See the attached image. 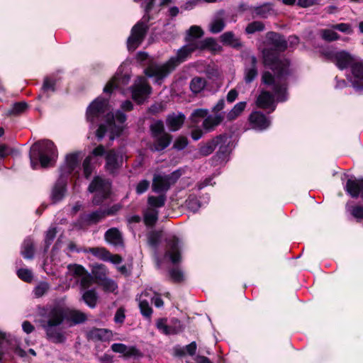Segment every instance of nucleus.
<instances>
[{"label":"nucleus","mask_w":363,"mask_h":363,"mask_svg":"<svg viewBox=\"0 0 363 363\" xmlns=\"http://www.w3.org/2000/svg\"><path fill=\"white\" fill-rule=\"evenodd\" d=\"M351 68L350 81L357 91H363V60L356 59Z\"/></svg>","instance_id":"obj_14"},{"label":"nucleus","mask_w":363,"mask_h":363,"mask_svg":"<svg viewBox=\"0 0 363 363\" xmlns=\"http://www.w3.org/2000/svg\"><path fill=\"white\" fill-rule=\"evenodd\" d=\"M158 211L154 208H147L144 213V222L147 226H152L157 220Z\"/></svg>","instance_id":"obj_36"},{"label":"nucleus","mask_w":363,"mask_h":363,"mask_svg":"<svg viewBox=\"0 0 363 363\" xmlns=\"http://www.w3.org/2000/svg\"><path fill=\"white\" fill-rule=\"evenodd\" d=\"M333 28L335 30H338L339 31L347 34H350L352 33V29L351 28V26L348 23H339L333 26Z\"/></svg>","instance_id":"obj_59"},{"label":"nucleus","mask_w":363,"mask_h":363,"mask_svg":"<svg viewBox=\"0 0 363 363\" xmlns=\"http://www.w3.org/2000/svg\"><path fill=\"white\" fill-rule=\"evenodd\" d=\"M250 123L253 129L263 130L267 128L270 124V120L262 113L254 111L249 116Z\"/></svg>","instance_id":"obj_17"},{"label":"nucleus","mask_w":363,"mask_h":363,"mask_svg":"<svg viewBox=\"0 0 363 363\" xmlns=\"http://www.w3.org/2000/svg\"><path fill=\"white\" fill-rule=\"evenodd\" d=\"M106 167L110 172H113L118 168L123 161V156L121 151L110 150L106 155Z\"/></svg>","instance_id":"obj_18"},{"label":"nucleus","mask_w":363,"mask_h":363,"mask_svg":"<svg viewBox=\"0 0 363 363\" xmlns=\"http://www.w3.org/2000/svg\"><path fill=\"white\" fill-rule=\"evenodd\" d=\"M26 107H27L26 104L24 102L16 103L13 105V107L9 111V113L10 114H19V113L23 112L26 110Z\"/></svg>","instance_id":"obj_55"},{"label":"nucleus","mask_w":363,"mask_h":363,"mask_svg":"<svg viewBox=\"0 0 363 363\" xmlns=\"http://www.w3.org/2000/svg\"><path fill=\"white\" fill-rule=\"evenodd\" d=\"M155 140L154 143L150 145V149L152 151H161L165 149L170 144L172 138L168 133H163L156 138H153Z\"/></svg>","instance_id":"obj_27"},{"label":"nucleus","mask_w":363,"mask_h":363,"mask_svg":"<svg viewBox=\"0 0 363 363\" xmlns=\"http://www.w3.org/2000/svg\"><path fill=\"white\" fill-rule=\"evenodd\" d=\"M225 23L223 18L220 16L215 17L209 25V30L212 33H218L223 30Z\"/></svg>","instance_id":"obj_40"},{"label":"nucleus","mask_w":363,"mask_h":363,"mask_svg":"<svg viewBox=\"0 0 363 363\" xmlns=\"http://www.w3.org/2000/svg\"><path fill=\"white\" fill-rule=\"evenodd\" d=\"M328 55L330 60L341 70L346 69L348 67H351L352 63L357 59L354 56H352L345 50L331 51Z\"/></svg>","instance_id":"obj_13"},{"label":"nucleus","mask_w":363,"mask_h":363,"mask_svg":"<svg viewBox=\"0 0 363 363\" xmlns=\"http://www.w3.org/2000/svg\"><path fill=\"white\" fill-rule=\"evenodd\" d=\"M182 176L180 170L173 172L169 174L163 173L155 174L152 179V190L155 193H166Z\"/></svg>","instance_id":"obj_8"},{"label":"nucleus","mask_w":363,"mask_h":363,"mask_svg":"<svg viewBox=\"0 0 363 363\" xmlns=\"http://www.w3.org/2000/svg\"><path fill=\"white\" fill-rule=\"evenodd\" d=\"M57 157L56 147L49 140L38 141L30 147V160L33 169H36L39 167L45 168L52 166Z\"/></svg>","instance_id":"obj_4"},{"label":"nucleus","mask_w":363,"mask_h":363,"mask_svg":"<svg viewBox=\"0 0 363 363\" xmlns=\"http://www.w3.org/2000/svg\"><path fill=\"white\" fill-rule=\"evenodd\" d=\"M55 81L47 77L44 80L43 89L44 91H53L55 90Z\"/></svg>","instance_id":"obj_60"},{"label":"nucleus","mask_w":363,"mask_h":363,"mask_svg":"<svg viewBox=\"0 0 363 363\" xmlns=\"http://www.w3.org/2000/svg\"><path fill=\"white\" fill-rule=\"evenodd\" d=\"M86 119L91 124L104 119L106 124L101 123L99 125L96 136L101 140L107 133L110 140H113L123 131L126 116L119 111L115 115L111 114L108 101L102 97H98L88 106Z\"/></svg>","instance_id":"obj_2"},{"label":"nucleus","mask_w":363,"mask_h":363,"mask_svg":"<svg viewBox=\"0 0 363 363\" xmlns=\"http://www.w3.org/2000/svg\"><path fill=\"white\" fill-rule=\"evenodd\" d=\"M125 318V310L122 308H118L115 314V322L117 323H123Z\"/></svg>","instance_id":"obj_62"},{"label":"nucleus","mask_w":363,"mask_h":363,"mask_svg":"<svg viewBox=\"0 0 363 363\" xmlns=\"http://www.w3.org/2000/svg\"><path fill=\"white\" fill-rule=\"evenodd\" d=\"M186 207L193 212H196L201 207V203L196 197L190 196L186 201Z\"/></svg>","instance_id":"obj_49"},{"label":"nucleus","mask_w":363,"mask_h":363,"mask_svg":"<svg viewBox=\"0 0 363 363\" xmlns=\"http://www.w3.org/2000/svg\"><path fill=\"white\" fill-rule=\"evenodd\" d=\"M238 96V92L236 89H231L227 94L226 99L228 103L234 102Z\"/></svg>","instance_id":"obj_63"},{"label":"nucleus","mask_w":363,"mask_h":363,"mask_svg":"<svg viewBox=\"0 0 363 363\" xmlns=\"http://www.w3.org/2000/svg\"><path fill=\"white\" fill-rule=\"evenodd\" d=\"M88 190L90 193H94L93 199L94 205H100L104 199L109 194L111 184L108 180L100 177H96L89 186Z\"/></svg>","instance_id":"obj_9"},{"label":"nucleus","mask_w":363,"mask_h":363,"mask_svg":"<svg viewBox=\"0 0 363 363\" xmlns=\"http://www.w3.org/2000/svg\"><path fill=\"white\" fill-rule=\"evenodd\" d=\"M223 120V116L221 113L216 114L214 116L210 115L206 116L203 122V128L206 132L211 131L219 125Z\"/></svg>","instance_id":"obj_29"},{"label":"nucleus","mask_w":363,"mask_h":363,"mask_svg":"<svg viewBox=\"0 0 363 363\" xmlns=\"http://www.w3.org/2000/svg\"><path fill=\"white\" fill-rule=\"evenodd\" d=\"M188 145L187 139L185 137H179L174 143V147L177 150H182Z\"/></svg>","instance_id":"obj_61"},{"label":"nucleus","mask_w":363,"mask_h":363,"mask_svg":"<svg viewBox=\"0 0 363 363\" xmlns=\"http://www.w3.org/2000/svg\"><path fill=\"white\" fill-rule=\"evenodd\" d=\"M92 274L94 277L93 278L96 279V283L97 284L108 278V269L103 264L96 265L92 270Z\"/></svg>","instance_id":"obj_37"},{"label":"nucleus","mask_w":363,"mask_h":363,"mask_svg":"<svg viewBox=\"0 0 363 363\" xmlns=\"http://www.w3.org/2000/svg\"><path fill=\"white\" fill-rule=\"evenodd\" d=\"M150 130L153 138H156L160 135L165 133L164 132V124L162 121L154 122L150 126Z\"/></svg>","instance_id":"obj_48"},{"label":"nucleus","mask_w":363,"mask_h":363,"mask_svg":"<svg viewBox=\"0 0 363 363\" xmlns=\"http://www.w3.org/2000/svg\"><path fill=\"white\" fill-rule=\"evenodd\" d=\"M149 186L150 182L147 179H143L136 185V193L138 194H142L148 189Z\"/></svg>","instance_id":"obj_56"},{"label":"nucleus","mask_w":363,"mask_h":363,"mask_svg":"<svg viewBox=\"0 0 363 363\" xmlns=\"http://www.w3.org/2000/svg\"><path fill=\"white\" fill-rule=\"evenodd\" d=\"M321 37L326 41H333L339 38V35L333 29H324L320 31Z\"/></svg>","instance_id":"obj_51"},{"label":"nucleus","mask_w":363,"mask_h":363,"mask_svg":"<svg viewBox=\"0 0 363 363\" xmlns=\"http://www.w3.org/2000/svg\"><path fill=\"white\" fill-rule=\"evenodd\" d=\"M185 116L182 113H172L167 116L166 124L171 131L179 130L184 123Z\"/></svg>","instance_id":"obj_25"},{"label":"nucleus","mask_w":363,"mask_h":363,"mask_svg":"<svg viewBox=\"0 0 363 363\" xmlns=\"http://www.w3.org/2000/svg\"><path fill=\"white\" fill-rule=\"evenodd\" d=\"M40 315L44 318L41 323L48 340L55 344L65 342V333L57 327L63 323L60 311H53L48 306L40 310Z\"/></svg>","instance_id":"obj_5"},{"label":"nucleus","mask_w":363,"mask_h":363,"mask_svg":"<svg viewBox=\"0 0 363 363\" xmlns=\"http://www.w3.org/2000/svg\"><path fill=\"white\" fill-rule=\"evenodd\" d=\"M82 298L89 307L94 308L96 306L97 294L95 290L91 289L86 291L82 295Z\"/></svg>","instance_id":"obj_41"},{"label":"nucleus","mask_w":363,"mask_h":363,"mask_svg":"<svg viewBox=\"0 0 363 363\" xmlns=\"http://www.w3.org/2000/svg\"><path fill=\"white\" fill-rule=\"evenodd\" d=\"M111 350L116 353L123 354L126 358L128 357H141L142 354L135 347H128L122 343H114L111 345Z\"/></svg>","instance_id":"obj_21"},{"label":"nucleus","mask_w":363,"mask_h":363,"mask_svg":"<svg viewBox=\"0 0 363 363\" xmlns=\"http://www.w3.org/2000/svg\"><path fill=\"white\" fill-rule=\"evenodd\" d=\"M118 210V208L117 206H113L111 209H108L107 211H97L95 212H93L91 213L85 215L82 219L85 223L87 224H93L99 222L102 218H104L106 216H110L114 214Z\"/></svg>","instance_id":"obj_20"},{"label":"nucleus","mask_w":363,"mask_h":363,"mask_svg":"<svg viewBox=\"0 0 363 363\" xmlns=\"http://www.w3.org/2000/svg\"><path fill=\"white\" fill-rule=\"evenodd\" d=\"M203 34V32L201 27L198 26H192L187 31L186 40L188 42V43L196 42L199 45L200 41H198L197 39L201 38Z\"/></svg>","instance_id":"obj_32"},{"label":"nucleus","mask_w":363,"mask_h":363,"mask_svg":"<svg viewBox=\"0 0 363 363\" xmlns=\"http://www.w3.org/2000/svg\"><path fill=\"white\" fill-rule=\"evenodd\" d=\"M204 48H208L213 51H219L220 46L216 43L215 39L208 38L199 43V49Z\"/></svg>","instance_id":"obj_42"},{"label":"nucleus","mask_w":363,"mask_h":363,"mask_svg":"<svg viewBox=\"0 0 363 363\" xmlns=\"http://www.w3.org/2000/svg\"><path fill=\"white\" fill-rule=\"evenodd\" d=\"M82 251L85 253H90L96 258L103 261H108L110 257V252L102 247L85 248Z\"/></svg>","instance_id":"obj_30"},{"label":"nucleus","mask_w":363,"mask_h":363,"mask_svg":"<svg viewBox=\"0 0 363 363\" xmlns=\"http://www.w3.org/2000/svg\"><path fill=\"white\" fill-rule=\"evenodd\" d=\"M18 277L24 281L30 282L33 279L32 272L28 269H20L17 271Z\"/></svg>","instance_id":"obj_53"},{"label":"nucleus","mask_w":363,"mask_h":363,"mask_svg":"<svg viewBox=\"0 0 363 363\" xmlns=\"http://www.w3.org/2000/svg\"><path fill=\"white\" fill-rule=\"evenodd\" d=\"M166 201L165 195L162 194L159 196H150L148 197L149 208H160L164 205Z\"/></svg>","instance_id":"obj_44"},{"label":"nucleus","mask_w":363,"mask_h":363,"mask_svg":"<svg viewBox=\"0 0 363 363\" xmlns=\"http://www.w3.org/2000/svg\"><path fill=\"white\" fill-rule=\"evenodd\" d=\"M346 209L349 211L351 215L357 220H363V206L357 205L350 208V204L347 203Z\"/></svg>","instance_id":"obj_47"},{"label":"nucleus","mask_w":363,"mask_h":363,"mask_svg":"<svg viewBox=\"0 0 363 363\" xmlns=\"http://www.w3.org/2000/svg\"><path fill=\"white\" fill-rule=\"evenodd\" d=\"M81 152H74L67 155L65 164L62 171V174H70L76 169H79V162Z\"/></svg>","instance_id":"obj_23"},{"label":"nucleus","mask_w":363,"mask_h":363,"mask_svg":"<svg viewBox=\"0 0 363 363\" xmlns=\"http://www.w3.org/2000/svg\"><path fill=\"white\" fill-rule=\"evenodd\" d=\"M130 81L128 74L121 76L118 73L114 75L104 88V92L110 94L115 89L123 90V86L127 85Z\"/></svg>","instance_id":"obj_16"},{"label":"nucleus","mask_w":363,"mask_h":363,"mask_svg":"<svg viewBox=\"0 0 363 363\" xmlns=\"http://www.w3.org/2000/svg\"><path fill=\"white\" fill-rule=\"evenodd\" d=\"M98 284L101 286L106 292L108 293H116L118 289L116 282L109 278L104 279L101 282H99Z\"/></svg>","instance_id":"obj_43"},{"label":"nucleus","mask_w":363,"mask_h":363,"mask_svg":"<svg viewBox=\"0 0 363 363\" xmlns=\"http://www.w3.org/2000/svg\"><path fill=\"white\" fill-rule=\"evenodd\" d=\"M155 0H135L141 4L145 9V14L140 21L136 23L131 30V33L127 40V47L129 50H135L142 43L148 30L147 22L149 16L147 13L151 9Z\"/></svg>","instance_id":"obj_6"},{"label":"nucleus","mask_w":363,"mask_h":363,"mask_svg":"<svg viewBox=\"0 0 363 363\" xmlns=\"http://www.w3.org/2000/svg\"><path fill=\"white\" fill-rule=\"evenodd\" d=\"M220 40L223 44L230 45L233 48H238L241 46L240 39L235 37L232 32L224 33L220 35Z\"/></svg>","instance_id":"obj_34"},{"label":"nucleus","mask_w":363,"mask_h":363,"mask_svg":"<svg viewBox=\"0 0 363 363\" xmlns=\"http://www.w3.org/2000/svg\"><path fill=\"white\" fill-rule=\"evenodd\" d=\"M206 86V81L201 77H194L190 82V89L194 94L200 93Z\"/></svg>","instance_id":"obj_39"},{"label":"nucleus","mask_w":363,"mask_h":363,"mask_svg":"<svg viewBox=\"0 0 363 363\" xmlns=\"http://www.w3.org/2000/svg\"><path fill=\"white\" fill-rule=\"evenodd\" d=\"M246 105L247 103L245 101L237 103L226 114L227 119L230 121L235 120L244 111Z\"/></svg>","instance_id":"obj_33"},{"label":"nucleus","mask_w":363,"mask_h":363,"mask_svg":"<svg viewBox=\"0 0 363 363\" xmlns=\"http://www.w3.org/2000/svg\"><path fill=\"white\" fill-rule=\"evenodd\" d=\"M106 241L114 246L121 247L123 245V238L120 231L115 228L108 230L105 233Z\"/></svg>","instance_id":"obj_26"},{"label":"nucleus","mask_w":363,"mask_h":363,"mask_svg":"<svg viewBox=\"0 0 363 363\" xmlns=\"http://www.w3.org/2000/svg\"><path fill=\"white\" fill-rule=\"evenodd\" d=\"M196 343L192 342L184 347L185 352H186L189 355H194L196 353Z\"/></svg>","instance_id":"obj_64"},{"label":"nucleus","mask_w":363,"mask_h":363,"mask_svg":"<svg viewBox=\"0 0 363 363\" xmlns=\"http://www.w3.org/2000/svg\"><path fill=\"white\" fill-rule=\"evenodd\" d=\"M65 183L63 181H59L54 186L51 198L53 202L60 201L65 195Z\"/></svg>","instance_id":"obj_35"},{"label":"nucleus","mask_w":363,"mask_h":363,"mask_svg":"<svg viewBox=\"0 0 363 363\" xmlns=\"http://www.w3.org/2000/svg\"><path fill=\"white\" fill-rule=\"evenodd\" d=\"M171 279L175 282H180L184 279V274L178 269H174L169 271Z\"/></svg>","instance_id":"obj_58"},{"label":"nucleus","mask_w":363,"mask_h":363,"mask_svg":"<svg viewBox=\"0 0 363 363\" xmlns=\"http://www.w3.org/2000/svg\"><path fill=\"white\" fill-rule=\"evenodd\" d=\"M272 5L267 3L255 8V12L257 15L262 18H267L272 13Z\"/></svg>","instance_id":"obj_45"},{"label":"nucleus","mask_w":363,"mask_h":363,"mask_svg":"<svg viewBox=\"0 0 363 363\" xmlns=\"http://www.w3.org/2000/svg\"><path fill=\"white\" fill-rule=\"evenodd\" d=\"M56 233H57V230H56L55 228H50L47 231L46 235H45V245H46V248H48L49 246L52 242L54 238L56 236Z\"/></svg>","instance_id":"obj_54"},{"label":"nucleus","mask_w":363,"mask_h":363,"mask_svg":"<svg viewBox=\"0 0 363 363\" xmlns=\"http://www.w3.org/2000/svg\"><path fill=\"white\" fill-rule=\"evenodd\" d=\"M229 143L230 139L226 135L217 136L206 143L201 145L199 149L198 154L200 156H208L213 152L216 146L220 145L219 151L216 154V157L219 160L222 156L224 161L228 152V145Z\"/></svg>","instance_id":"obj_7"},{"label":"nucleus","mask_w":363,"mask_h":363,"mask_svg":"<svg viewBox=\"0 0 363 363\" xmlns=\"http://www.w3.org/2000/svg\"><path fill=\"white\" fill-rule=\"evenodd\" d=\"M208 113V110L206 108H198L194 110L190 117L191 121L197 123L199 122L201 118H206Z\"/></svg>","instance_id":"obj_46"},{"label":"nucleus","mask_w":363,"mask_h":363,"mask_svg":"<svg viewBox=\"0 0 363 363\" xmlns=\"http://www.w3.org/2000/svg\"><path fill=\"white\" fill-rule=\"evenodd\" d=\"M247 62L249 63V67H246L245 71V81L247 83L252 82L257 75V71L256 68L257 60L255 56H250L246 60Z\"/></svg>","instance_id":"obj_28"},{"label":"nucleus","mask_w":363,"mask_h":363,"mask_svg":"<svg viewBox=\"0 0 363 363\" xmlns=\"http://www.w3.org/2000/svg\"><path fill=\"white\" fill-rule=\"evenodd\" d=\"M175 327L172 328L171 326L167 325L164 320H160L157 323V327L160 330H161L163 333L166 335L175 334L183 330L182 325H181L179 321L175 320Z\"/></svg>","instance_id":"obj_31"},{"label":"nucleus","mask_w":363,"mask_h":363,"mask_svg":"<svg viewBox=\"0 0 363 363\" xmlns=\"http://www.w3.org/2000/svg\"><path fill=\"white\" fill-rule=\"evenodd\" d=\"M196 49H199L197 43H188L180 48L177 51V55L171 57L167 62L161 65L155 63L149 65L145 69V74L147 77L152 78L155 83L160 84L177 66L185 61Z\"/></svg>","instance_id":"obj_3"},{"label":"nucleus","mask_w":363,"mask_h":363,"mask_svg":"<svg viewBox=\"0 0 363 363\" xmlns=\"http://www.w3.org/2000/svg\"><path fill=\"white\" fill-rule=\"evenodd\" d=\"M50 306L53 311H60L62 315V322L66 320L72 324H79L86 320L85 314L79 311L65 308L60 304L50 305Z\"/></svg>","instance_id":"obj_12"},{"label":"nucleus","mask_w":363,"mask_h":363,"mask_svg":"<svg viewBox=\"0 0 363 363\" xmlns=\"http://www.w3.org/2000/svg\"><path fill=\"white\" fill-rule=\"evenodd\" d=\"M266 45L274 48V51L264 49L262 51L264 63L274 72L272 75L265 72L262 75L263 83L272 85L274 95L262 91L257 97L256 104L259 108L270 109L273 111L276 102L287 99L286 77L289 73V62L279 56L276 51H283L287 47L286 41L278 33L269 32L266 35Z\"/></svg>","instance_id":"obj_1"},{"label":"nucleus","mask_w":363,"mask_h":363,"mask_svg":"<svg viewBox=\"0 0 363 363\" xmlns=\"http://www.w3.org/2000/svg\"><path fill=\"white\" fill-rule=\"evenodd\" d=\"M111 337V331L104 328H93L87 333V337L93 341H108Z\"/></svg>","instance_id":"obj_24"},{"label":"nucleus","mask_w":363,"mask_h":363,"mask_svg":"<svg viewBox=\"0 0 363 363\" xmlns=\"http://www.w3.org/2000/svg\"><path fill=\"white\" fill-rule=\"evenodd\" d=\"M264 28V24L260 21H254L247 25L245 31L248 34H252L257 31H262Z\"/></svg>","instance_id":"obj_50"},{"label":"nucleus","mask_w":363,"mask_h":363,"mask_svg":"<svg viewBox=\"0 0 363 363\" xmlns=\"http://www.w3.org/2000/svg\"><path fill=\"white\" fill-rule=\"evenodd\" d=\"M165 257H168L173 264H177L181 261L179 242L176 238L173 237L169 240Z\"/></svg>","instance_id":"obj_19"},{"label":"nucleus","mask_w":363,"mask_h":363,"mask_svg":"<svg viewBox=\"0 0 363 363\" xmlns=\"http://www.w3.org/2000/svg\"><path fill=\"white\" fill-rule=\"evenodd\" d=\"M68 274L79 282L82 289L89 288L94 283V278L81 265L72 264L68 266Z\"/></svg>","instance_id":"obj_10"},{"label":"nucleus","mask_w":363,"mask_h":363,"mask_svg":"<svg viewBox=\"0 0 363 363\" xmlns=\"http://www.w3.org/2000/svg\"><path fill=\"white\" fill-rule=\"evenodd\" d=\"M105 148L102 145H99L94 148L91 152V155L88 156L83 162V169L84 177L88 179L92 173V167L91 166V162L92 157L103 156L105 155Z\"/></svg>","instance_id":"obj_22"},{"label":"nucleus","mask_w":363,"mask_h":363,"mask_svg":"<svg viewBox=\"0 0 363 363\" xmlns=\"http://www.w3.org/2000/svg\"><path fill=\"white\" fill-rule=\"evenodd\" d=\"M33 242L30 238L26 239L22 245L21 255L25 259H31L33 257Z\"/></svg>","instance_id":"obj_38"},{"label":"nucleus","mask_w":363,"mask_h":363,"mask_svg":"<svg viewBox=\"0 0 363 363\" xmlns=\"http://www.w3.org/2000/svg\"><path fill=\"white\" fill-rule=\"evenodd\" d=\"M155 292L151 289H145L137 298L140 312L143 316L150 318L152 310L150 306L149 301L153 300Z\"/></svg>","instance_id":"obj_15"},{"label":"nucleus","mask_w":363,"mask_h":363,"mask_svg":"<svg viewBox=\"0 0 363 363\" xmlns=\"http://www.w3.org/2000/svg\"><path fill=\"white\" fill-rule=\"evenodd\" d=\"M161 236L162 233L160 232L150 233L148 236L149 244L152 247H156Z\"/></svg>","instance_id":"obj_57"},{"label":"nucleus","mask_w":363,"mask_h":363,"mask_svg":"<svg viewBox=\"0 0 363 363\" xmlns=\"http://www.w3.org/2000/svg\"><path fill=\"white\" fill-rule=\"evenodd\" d=\"M50 289V286L47 282H40L34 289V294L36 297H41Z\"/></svg>","instance_id":"obj_52"},{"label":"nucleus","mask_w":363,"mask_h":363,"mask_svg":"<svg viewBox=\"0 0 363 363\" xmlns=\"http://www.w3.org/2000/svg\"><path fill=\"white\" fill-rule=\"evenodd\" d=\"M132 98L138 104L143 103L151 93V87L144 77H138L132 86Z\"/></svg>","instance_id":"obj_11"}]
</instances>
